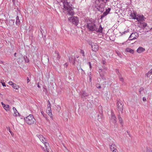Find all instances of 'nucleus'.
Listing matches in <instances>:
<instances>
[{
  "label": "nucleus",
  "instance_id": "9b49d317",
  "mask_svg": "<svg viewBox=\"0 0 152 152\" xmlns=\"http://www.w3.org/2000/svg\"><path fill=\"white\" fill-rule=\"evenodd\" d=\"M47 113L50 117H52V114L50 107H47Z\"/></svg>",
  "mask_w": 152,
  "mask_h": 152
},
{
  "label": "nucleus",
  "instance_id": "0e129e2a",
  "mask_svg": "<svg viewBox=\"0 0 152 152\" xmlns=\"http://www.w3.org/2000/svg\"><path fill=\"white\" fill-rule=\"evenodd\" d=\"M67 152H71L70 151H69L67 149L66 150Z\"/></svg>",
  "mask_w": 152,
  "mask_h": 152
},
{
  "label": "nucleus",
  "instance_id": "393cba45",
  "mask_svg": "<svg viewBox=\"0 0 152 152\" xmlns=\"http://www.w3.org/2000/svg\"><path fill=\"white\" fill-rule=\"evenodd\" d=\"M17 61L18 64H19L21 63L22 62H23V60L22 59V57L21 56V58H19L17 59Z\"/></svg>",
  "mask_w": 152,
  "mask_h": 152
},
{
  "label": "nucleus",
  "instance_id": "4468645a",
  "mask_svg": "<svg viewBox=\"0 0 152 152\" xmlns=\"http://www.w3.org/2000/svg\"><path fill=\"white\" fill-rule=\"evenodd\" d=\"M145 51V49L142 47H140L137 49V53H140Z\"/></svg>",
  "mask_w": 152,
  "mask_h": 152
},
{
  "label": "nucleus",
  "instance_id": "c756f323",
  "mask_svg": "<svg viewBox=\"0 0 152 152\" xmlns=\"http://www.w3.org/2000/svg\"><path fill=\"white\" fill-rule=\"evenodd\" d=\"M23 58H24V60H25V61L26 62H28L29 60L26 56H24V57H23Z\"/></svg>",
  "mask_w": 152,
  "mask_h": 152
},
{
  "label": "nucleus",
  "instance_id": "b1692460",
  "mask_svg": "<svg viewBox=\"0 0 152 152\" xmlns=\"http://www.w3.org/2000/svg\"><path fill=\"white\" fill-rule=\"evenodd\" d=\"M12 86L13 88L16 89H18L19 88L18 86L15 83H13Z\"/></svg>",
  "mask_w": 152,
  "mask_h": 152
},
{
  "label": "nucleus",
  "instance_id": "3c124183",
  "mask_svg": "<svg viewBox=\"0 0 152 152\" xmlns=\"http://www.w3.org/2000/svg\"><path fill=\"white\" fill-rule=\"evenodd\" d=\"M102 67H103V68H104L105 69V70L107 68L104 66H104H103Z\"/></svg>",
  "mask_w": 152,
  "mask_h": 152
},
{
  "label": "nucleus",
  "instance_id": "c9c22d12",
  "mask_svg": "<svg viewBox=\"0 0 152 152\" xmlns=\"http://www.w3.org/2000/svg\"><path fill=\"white\" fill-rule=\"evenodd\" d=\"M8 83L10 85H12H12L14 83L12 81H9Z\"/></svg>",
  "mask_w": 152,
  "mask_h": 152
},
{
  "label": "nucleus",
  "instance_id": "13d9d810",
  "mask_svg": "<svg viewBox=\"0 0 152 152\" xmlns=\"http://www.w3.org/2000/svg\"><path fill=\"white\" fill-rule=\"evenodd\" d=\"M16 53H14V56H16Z\"/></svg>",
  "mask_w": 152,
  "mask_h": 152
},
{
  "label": "nucleus",
  "instance_id": "c03bdc74",
  "mask_svg": "<svg viewBox=\"0 0 152 152\" xmlns=\"http://www.w3.org/2000/svg\"><path fill=\"white\" fill-rule=\"evenodd\" d=\"M112 151V152H118V151L117 149H115V150H113Z\"/></svg>",
  "mask_w": 152,
  "mask_h": 152
},
{
  "label": "nucleus",
  "instance_id": "864d4df0",
  "mask_svg": "<svg viewBox=\"0 0 152 152\" xmlns=\"http://www.w3.org/2000/svg\"><path fill=\"white\" fill-rule=\"evenodd\" d=\"M37 87L39 88H40V87L39 84V83H38L37 84Z\"/></svg>",
  "mask_w": 152,
  "mask_h": 152
},
{
  "label": "nucleus",
  "instance_id": "69168bd1",
  "mask_svg": "<svg viewBox=\"0 0 152 152\" xmlns=\"http://www.w3.org/2000/svg\"><path fill=\"white\" fill-rule=\"evenodd\" d=\"M80 68H81V67H80V68H79V69H78V68H77L78 70H79L80 69Z\"/></svg>",
  "mask_w": 152,
  "mask_h": 152
},
{
  "label": "nucleus",
  "instance_id": "603ef678",
  "mask_svg": "<svg viewBox=\"0 0 152 152\" xmlns=\"http://www.w3.org/2000/svg\"><path fill=\"white\" fill-rule=\"evenodd\" d=\"M100 6H99L98 7L96 8L98 10V11H100L99 8H100Z\"/></svg>",
  "mask_w": 152,
  "mask_h": 152
},
{
  "label": "nucleus",
  "instance_id": "ea45409f",
  "mask_svg": "<svg viewBox=\"0 0 152 152\" xmlns=\"http://www.w3.org/2000/svg\"><path fill=\"white\" fill-rule=\"evenodd\" d=\"M96 86L98 88H101V86L99 84H96Z\"/></svg>",
  "mask_w": 152,
  "mask_h": 152
},
{
  "label": "nucleus",
  "instance_id": "cd10ccee",
  "mask_svg": "<svg viewBox=\"0 0 152 152\" xmlns=\"http://www.w3.org/2000/svg\"><path fill=\"white\" fill-rule=\"evenodd\" d=\"M3 108L4 109L6 110H10V107L9 105H5L3 107Z\"/></svg>",
  "mask_w": 152,
  "mask_h": 152
},
{
  "label": "nucleus",
  "instance_id": "aec40b11",
  "mask_svg": "<svg viewBox=\"0 0 152 152\" xmlns=\"http://www.w3.org/2000/svg\"><path fill=\"white\" fill-rule=\"evenodd\" d=\"M118 119L119 120V122H120V124L121 125H123V120H122V118L120 116V115L119 114L118 115Z\"/></svg>",
  "mask_w": 152,
  "mask_h": 152
},
{
  "label": "nucleus",
  "instance_id": "423d86ee",
  "mask_svg": "<svg viewBox=\"0 0 152 152\" xmlns=\"http://www.w3.org/2000/svg\"><path fill=\"white\" fill-rule=\"evenodd\" d=\"M91 48L92 50L94 52H96L99 49V46L96 43H93V45H92Z\"/></svg>",
  "mask_w": 152,
  "mask_h": 152
},
{
  "label": "nucleus",
  "instance_id": "5fc2aeb1",
  "mask_svg": "<svg viewBox=\"0 0 152 152\" xmlns=\"http://www.w3.org/2000/svg\"><path fill=\"white\" fill-rule=\"evenodd\" d=\"M1 104L3 105V107L4 106H5V105L3 103V102H1Z\"/></svg>",
  "mask_w": 152,
  "mask_h": 152
},
{
  "label": "nucleus",
  "instance_id": "20e7f679",
  "mask_svg": "<svg viewBox=\"0 0 152 152\" xmlns=\"http://www.w3.org/2000/svg\"><path fill=\"white\" fill-rule=\"evenodd\" d=\"M26 122L28 124L31 125L34 123L35 122V119L34 118L33 115H29L24 119Z\"/></svg>",
  "mask_w": 152,
  "mask_h": 152
},
{
  "label": "nucleus",
  "instance_id": "8fccbe9b",
  "mask_svg": "<svg viewBox=\"0 0 152 152\" xmlns=\"http://www.w3.org/2000/svg\"><path fill=\"white\" fill-rule=\"evenodd\" d=\"M68 64L67 63H66L64 64L65 66L66 67L68 66Z\"/></svg>",
  "mask_w": 152,
  "mask_h": 152
},
{
  "label": "nucleus",
  "instance_id": "f8f14e48",
  "mask_svg": "<svg viewBox=\"0 0 152 152\" xmlns=\"http://www.w3.org/2000/svg\"><path fill=\"white\" fill-rule=\"evenodd\" d=\"M139 92L140 94L142 96L144 95L145 94L144 89L142 87H141L139 90Z\"/></svg>",
  "mask_w": 152,
  "mask_h": 152
},
{
  "label": "nucleus",
  "instance_id": "37998d69",
  "mask_svg": "<svg viewBox=\"0 0 152 152\" xmlns=\"http://www.w3.org/2000/svg\"><path fill=\"white\" fill-rule=\"evenodd\" d=\"M142 100L143 101H145L146 100V99L145 97H143L142 98Z\"/></svg>",
  "mask_w": 152,
  "mask_h": 152
},
{
  "label": "nucleus",
  "instance_id": "a211bd4d",
  "mask_svg": "<svg viewBox=\"0 0 152 152\" xmlns=\"http://www.w3.org/2000/svg\"><path fill=\"white\" fill-rule=\"evenodd\" d=\"M126 51L127 52L130 53H131L132 54H133L134 53V50L129 48H127L126 49Z\"/></svg>",
  "mask_w": 152,
  "mask_h": 152
},
{
  "label": "nucleus",
  "instance_id": "39448f33",
  "mask_svg": "<svg viewBox=\"0 0 152 152\" xmlns=\"http://www.w3.org/2000/svg\"><path fill=\"white\" fill-rule=\"evenodd\" d=\"M116 106L118 110L122 113L124 106L123 102L121 101H118L117 102Z\"/></svg>",
  "mask_w": 152,
  "mask_h": 152
},
{
  "label": "nucleus",
  "instance_id": "a878e982",
  "mask_svg": "<svg viewBox=\"0 0 152 152\" xmlns=\"http://www.w3.org/2000/svg\"><path fill=\"white\" fill-rule=\"evenodd\" d=\"M43 30L41 28H40V35H39V36L40 38L42 37L43 36V32H44V31H43Z\"/></svg>",
  "mask_w": 152,
  "mask_h": 152
},
{
  "label": "nucleus",
  "instance_id": "2f4dec72",
  "mask_svg": "<svg viewBox=\"0 0 152 152\" xmlns=\"http://www.w3.org/2000/svg\"><path fill=\"white\" fill-rule=\"evenodd\" d=\"M110 10L111 9L110 8H108L107 9H106L105 12H107V13L108 14Z\"/></svg>",
  "mask_w": 152,
  "mask_h": 152
},
{
  "label": "nucleus",
  "instance_id": "6e6552de",
  "mask_svg": "<svg viewBox=\"0 0 152 152\" xmlns=\"http://www.w3.org/2000/svg\"><path fill=\"white\" fill-rule=\"evenodd\" d=\"M110 121L114 124H116L117 122V118L115 117V115L112 113L111 115L110 119Z\"/></svg>",
  "mask_w": 152,
  "mask_h": 152
},
{
  "label": "nucleus",
  "instance_id": "ddd939ff",
  "mask_svg": "<svg viewBox=\"0 0 152 152\" xmlns=\"http://www.w3.org/2000/svg\"><path fill=\"white\" fill-rule=\"evenodd\" d=\"M99 72L100 75V77H101L102 78V80H105V78L104 77V74L102 72V69H99Z\"/></svg>",
  "mask_w": 152,
  "mask_h": 152
},
{
  "label": "nucleus",
  "instance_id": "e433bc0d",
  "mask_svg": "<svg viewBox=\"0 0 152 152\" xmlns=\"http://www.w3.org/2000/svg\"><path fill=\"white\" fill-rule=\"evenodd\" d=\"M48 107H50L51 104L49 100L48 101Z\"/></svg>",
  "mask_w": 152,
  "mask_h": 152
},
{
  "label": "nucleus",
  "instance_id": "c85d7f7f",
  "mask_svg": "<svg viewBox=\"0 0 152 152\" xmlns=\"http://www.w3.org/2000/svg\"><path fill=\"white\" fill-rule=\"evenodd\" d=\"M140 25L141 26H142L144 27H145L147 26V24L143 22L140 23Z\"/></svg>",
  "mask_w": 152,
  "mask_h": 152
},
{
  "label": "nucleus",
  "instance_id": "bb28decb",
  "mask_svg": "<svg viewBox=\"0 0 152 152\" xmlns=\"http://www.w3.org/2000/svg\"><path fill=\"white\" fill-rule=\"evenodd\" d=\"M55 54L57 55V57H56L57 59H56V60H59L60 59V56L58 53L56 51H55Z\"/></svg>",
  "mask_w": 152,
  "mask_h": 152
},
{
  "label": "nucleus",
  "instance_id": "1a4fd4ad",
  "mask_svg": "<svg viewBox=\"0 0 152 152\" xmlns=\"http://www.w3.org/2000/svg\"><path fill=\"white\" fill-rule=\"evenodd\" d=\"M109 146L110 148L111 151L117 149V146L114 142L112 143H110L109 144Z\"/></svg>",
  "mask_w": 152,
  "mask_h": 152
},
{
  "label": "nucleus",
  "instance_id": "0eeeda50",
  "mask_svg": "<svg viewBox=\"0 0 152 152\" xmlns=\"http://www.w3.org/2000/svg\"><path fill=\"white\" fill-rule=\"evenodd\" d=\"M69 62L72 63L74 65L75 64V61L76 60L75 57L72 55L70 56L69 57Z\"/></svg>",
  "mask_w": 152,
  "mask_h": 152
},
{
  "label": "nucleus",
  "instance_id": "dca6fc26",
  "mask_svg": "<svg viewBox=\"0 0 152 152\" xmlns=\"http://www.w3.org/2000/svg\"><path fill=\"white\" fill-rule=\"evenodd\" d=\"M13 109L14 112V116H19V113L18 112L16 109L15 107H13Z\"/></svg>",
  "mask_w": 152,
  "mask_h": 152
},
{
  "label": "nucleus",
  "instance_id": "a18cd8bd",
  "mask_svg": "<svg viewBox=\"0 0 152 152\" xmlns=\"http://www.w3.org/2000/svg\"><path fill=\"white\" fill-rule=\"evenodd\" d=\"M2 84L3 86H6V85L5 83L3 82V83H2Z\"/></svg>",
  "mask_w": 152,
  "mask_h": 152
},
{
  "label": "nucleus",
  "instance_id": "f3484780",
  "mask_svg": "<svg viewBox=\"0 0 152 152\" xmlns=\"http://www.w3.org/2000/svg\"><path fill=\"white\" fill-rule=\"evenodd\" d=\"M80 95L82 96L86 97L88 95V94L85 92L84 91H82L80 92Z\"/></svg>",
  "mask_w": 152,
  "mask_h": 152
},
{
  "label": "nucleus",
  "instance_id": "4d7b16f0",
  "mask_svg": "<svg viewBox=\"0 0 152 152\" xmlns=\"http://www.w3.org/2000/svg\"><path fill=\"white\" fill-rule=\"evenodd\" d=\"M138 35H136V34H135V37H136V38L137 37H138Z\"/></svg>",
  "mask_w": 152,
  "mask_h": 152
},
{
  "label": "nucleus",
  "instance_id": "2eb2a0df",
  "mask_svg": "<svg viewBox=\"0 0 152 152\" xmlns=\"http://www.w3.org/2000/svg\"><path fill=\"white\" fill-rule=\"evenodd\" d=\"M131 16L133 19H136L137 21H139V16L138 17H137L135 13H133V14L132 13Z\"/></svg>",
  "mask_w": 152,
  "mask_h": 152
},
{
  "label": "nucleus",
  "instance_id": "f257e3e1",
  "mask_svg": "<svg viewBox=\"0 0 152 152\" xmlns=\"http://www.w3.org/2000/svg\"><path fill=\"white\" fill-rule=\"evenodd\" d=\"M62 3L64 5L63 10L64 12L67 13V15L71 16L68 18V20L70 22H72L73 24L77 26L79 23V19L78 18L72 16L74 14L72 8L68 2L64 1Z\"/></svg>",
  "mask_w": 152,
  "mask_h": 152
},
{
  "label": "nucleus",
  "instance_id": "72a5a7b5",
  "mask_svg": "<svg viewBox=\"0 0 152 152\" xmlns=\"http://www.w3.org/2000/svg\"><path fill=\"white\" fill-rule=\"evenodd\" d=\"M102 62L103 65H105L106 64V62L105 60H102Z\"/></svg>",
  "mask_w": 152,
  "mask_h": 152
},
{
  "label": "nucleus",
  "instance_id": "de8ad7c7",
  "mask_svg": "<svg viewBox=\"0 0 152 152\" xmlns=\"http://www.w3.org/2000/svg\"><path fill=\"white\" fill-rule=\"evenodd\" d=\"M29 81H30V80L29 79L28 77L27 78V83H28Z\"/></svg>",
  "mask_w": 152,
  "mask_h": 152
},
{
  "label": "nucleus",
  "instance_id": "7c9ffc66",
  "mask_svg": "<svg viewBox=\"0 0 152 152\" xmlns=\"http://www.w3.org/2000/svg\"><path fill=\"white\" fill-rule=\"evenodd\" d=\"M80 53L82 54V56H85L84 52L83 50H81Z\"/></svg>",
  "mask_w": 152,
  "mask_h": 152
},
{
  "label": "nucleus",
  "instance_id": "6ab92c4d",
  "mask_svg": "<svg viewBox=\"0 0 152 152\" xmlns=\"http://www.w3.org/2000/svg\"><path fill=\"white\" fill-rule=\"evenodd\" d=\"M20 23V19H19V17L17 16L16 18V24L18 26Z\"/></svg>",
  "mask_w": 152,
  "mask_h": 152
},
{
  "label": "nucleus",
  "instance_id": "774afa93",
  "mask_svg": "<svg viewBox=\"0 0 152 152\" xmlns=\"http://www.w3.org/2000/svg\"><path fill=\"white\" fill-rule=\"evenodd\" d=\"M11 134V135H12V136H13V134L12 133V134Z\"/></svg>",
  "mask_w": 152,
  "mask_h": 152
},
{
  "label": "nucleus",
  "instance_id": "473e14b6",
  "mask_svg": "<svg viewBox=\"0 0 152 152\" xmlns=\"http://www.w3.org/2000/svg\"><path fill=\"white\" fill-rule=\"evenodd\" d=\"M88 43L89 44V45L91 46V47L92 46V45H93V43L91 41L89 40V41H88Z\"/></svg>",
  "mask_w": 152,
  "mask_h": 152
},
{
  "label": "nucleus",
  "instance_id": "9d476101",
  "mask_svg": "<svg viewBox=\"0 0 152 152\" xmlns=\"http://www.w3.org/2000/svg\"><path fill=\"white\" fill-rule=\"evenodd\" d=\"M135 34L138 35V34L135 32L134 33H132L129 37V39L127 41L129 40H132L136 39V37H135Z\"/></svg>",
  "mask_w": 152,
  "mask_h": 152
},
{
  "label": "nucleus",
  "instance_id": "e2e57ef3",
  "mask_svg": "<svg viewBox=\"0 0 152 152\" xmlns=\"http://www.w3.org/2000/svg\"><path fill=\"white\" fill-rule=\"evenodd\" d=\"M45 37H46L45 36H44V40H45V39H46V38H45Z\"/></svg>",
  "mask_w": 152,
  "mask_h": 152
},
{
  "label": "nucleus",
  "instance_id": "338daca9",
  "mask_svg": "<svg viewBox=\"0 0 152 152\" xmlns=\"http://www.w3.org/2000/svg\"><path fill=\"white\" fill-rule=\"evenodd\" d=\"M80 69H81L82 71H83V69L82 68H80Z\"/></svg>",
  "mask_w": 152,
  "mask_h": 152
},
{
  "label": "nucleus",
  "instance_id": "49530a36",
  "mask_svg": "<svg viewBox=\"0 0 152 152\" xmlns=\"http://www.w3.org/2000/svg\"><path fill=\"white\" fill-rule=\"evenodd\" d=\"M147 152H152V150L151 149H148L147 150Z\"/></svg>",
  "mask_w": 152,
  "mask_h": 152
},
{
  "label": "nucleus",
  "instance_id": "58836bf2",
  "mask_svg": "<svg viewBox=\"0 0 152 152\" xmlns=\"http://www.w3.org/2000/svg\"><path fill=\"white\" fill-rule=\"evenodd\" d=\"M143 16H140L139 17V21L140 20H142V19H143Z\"/></svg>",
  "mask_w": 152,
  "mask_h": 152
},
{
  "label": "nucleus",
  "instance_id": "f03ea898",
  "mask_svg": "<svg viewBox=\"0 0 152 152\" xmlns=\"http://www.w3.org/2000/svg\"><path fill=\"white\" fill-rule=\"evenodd\" d=\"M87 27L90 31L102 33L103 28L101 25L96 24V22L94 20H89L87 23Z\"/></svg>",
  "mask_w": 152,
  "mask_h": 152
},
{
  "label": "nucleus",
  "instance_id": "6e6d98bb",
  "mask_svg": "<svg viewBox=\"0 0 152 152\" xmlns=\"http://www.w3.org/2000/svg\"><path fill=\"white\" fill-rule=\"evenodd\" d=\"M0 64H3V62L1 61H0Z\"/></svg>",
  "mask_w": 152,
  "mask_h": 152
},
{
  "label": "nucleus",
  "instance_id": "79ce46f5",
  "mask_svg": "<svg viewBox=\"0 0 152 152\" xmlns=\"http://www.w3.org/2000/svg\"><path fill=\"white\" fill-rule=\"evenodd\" d=\"M13 4L15 6H16V4H15V0H12Z\"/></svg>",
  "mask_w": 152,
  "mask_h": 152
},
{
  "label": "nucleus",
  "instance_id": "bf43d9fd",
  "mask_svg": "<svg viewBox=\"0 0 152 152\" xmlns=\"http://www.w3.org/2000/svg\"><path fill=\"white\" fill-rule=\"evenodd\" d=\"M64 148H66V147H64ZM66 151H65V152H67V150H67V149H66Z\"/></svg>",
  "mask_w": 152,
  "mask_h": 152
},
{
  "label": "nucleus",
  "instance_id": "052dcab7",
  "mask_svg": "<svg viewBox=\"0 0 152 152\" xmlns=\"http://www.w3.org/2000/svg\"><path fill=\"white\" fill-rule=\"evenodd\" d=\"M64 148H66V147H64ZM66 151H65V152H67V150H67V149H66Z\"/></svg>",
  "mask_w": 152,
  "mask_h": 152
},
{
  "label": "nucleus",
  "instance_id": "a19ab883",
  "mask_svg": "<svg viewBox=\"0 0 152 152\" xmlns=\"http://www.w3.org/2000/svg\"><path fill=\"white\" fill-rule=\"evenodd\" d=\"M88 64H89V67L90 69L91 68V67H92V66H91V63L90 62H88Z\"/></svg>",
  "mask_w": 152,
  "mask_h": 152
},
{
  "label": "nucleus",
  "instance_id": "f704fd0d",
  "mask_svg": "<svg viewBox=\"0 0 152 152\" xmlns=\"http://www.w3.org/2000/svg\"><path fill=\"white\" fill-rule=\"evenodd\" d=\"M41 113L42 114V115H43V116L44 117H45V116L46 115V114H44V112L43 111H41Z\"/></svg>",
  "mask_w": 152,
  "mask_h": 152
},
{
  "label": "nucleus",
  "instance_id": "4be33fe9",
  "mask_svg": "<svg viewBox=\"0 0 152 152\" xmlns=\"http://www.w3.org/2000/svg\"><path fill=\"white\" fill-rule=\"evenodd\" d=\"M108 14L106 12H103V14L101 16V19H102L106 16Z\"/></svg>",
  "mask_w": 152,
  "mask_h": 152
},
{
  "label": "nucleus",
  "instance_id": "7ed1b4c3",
  "mask_svg": "<svg viewBox=\"0 0 152 152\" xmlns=\"http://www.w3.org/2000/svg\"><path fill=\"white\" fill-rule=\"evenodd\" d=\"M37 136L40 140L44 144L45 148L42 146H41L42 150L44 152H51L50 150V147L46 139L40 134H37Z\"/></svg>",
  "mask_w": 152,
  "mask_h": 152
},
{
  "label": "nucleus",
  "instance_id": "4c0bfd02",
  "mask_svg": "<svg viewBox=\"0 0 152 152\" xmlns=\"http://www.w3.org/2000/svg\"><path fill=\"white\" fill-rule=\"evenodd\" d=\"M90 75H89V77L90 78V81H91V80L92 76H91V73H90Z\"/></svg>",
  "mask_w": 152,
  "mask_h": 152
},
{
  "label": "nucleus",
  "instance_id": "5701e85b",
  "mask_svg": "<svg viewBox=\"0 0 152 152\" xmlns=\"http://www.w3.org/2000/svg\"><path fill=\"white\" fill-rule=\"evenodd\" d=\"M118 77H119V80H120L122 81V82H124V79L122 77L121 74L119 73V72H118Z\"/></svg>",
  "mask_w": 152,
  "mask_h": 152
},
{
  "label": "nucleus",
  "instance_id": "680f3d73",
  "mask_svg": "<svg viewBox=\"0 0 152 152\" xmlns=\"http://www.w3.org/2000/svg\"><path fill=\"white\" fill-rule=\"evenodd\" d=\"M45 37H46L45 36H44V40H45V39H46V38H45Z\"/></svg>",
  "mask_w": 152,
  "mask_h": 152
},
{
  "label": "nucleus",
  "instance_id": "09e8293b",
  "mask_svg": "<svg viewBox=\"0 0 152 152\" xmlns=\"http://www.w3.org/2000/svg\"><path fill=\"white\" fill-rule=\"evenodd\" d=\"M128 32V31H125L123 32L122 33V35L123 34H125L126 33H127Z\"/></svg>",
  "mask_w": 152,
  "mask_h": 152
},
{
  "label": "nucleus",
  "instance_id": "412c9836",
  "mask_svg": "<svg viewBox=\"0 0 152 152\" xmlns=\"http://www.w3.org/2000/svg\"><path fill=\"white\" fill-rule=\"evenodd\" d=\"M152 75V69L150 70L146 75L148 77H150Z\"/></svg>",
  "mask_w": 152,
  "mask_h": 152
}]
</instances>
